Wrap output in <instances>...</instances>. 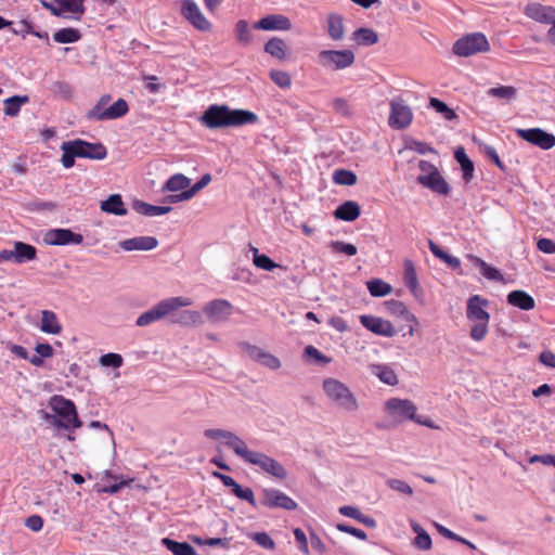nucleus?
I'll return each mask as SVG.
<instances>
[{"instance_id":"obj_1","label":"nucleus","mask_w":555,"mask_h":555,"mask_svg":"<svg viewBox=\"0 0 555 555\" xmlns=\"http://www.w3.org/2000/svg\"><path fill=\"white\" fill-rule=\"evenodd\" d=\"M199 121L208 129H222L255 124L258 116L247 109L230 108L225 104H211L199 117Z\"/></svg>"},{"instance_id":"obj_2","label":"nucleus","mask_w":555,"mask_h":555,"mask_svg":"<svg viewBox=\"0 0 555 555\" xmlns=\"http://www.w3.org/2000/svg\"><path fill=\"white\" fill-rule=\"evenodd\" d=\"M322 388L327 398L334 402L337 408L349 413L356 412L359 409L356 396L343 382L327 377L323 380Z\"/></svg>"},{"instance_id":"obj_3","label":"nucleus","mask_w":555,"mask_h":555,"mask_svg":"<svg viewBox=\"0 0 555 555\" xmlns=\"http://www.w3.org/2000/svg\"><path fill=\"white\" fill-rule=\"evenodd\" d=\"M192 304L193 302L191 298L183 296L164 299L147 311L141 313L135 321V325L141 327L147 326L171 314L179 308L189 307Z\"/></svg>"},{"instance_id":"obj_4","label":"nucleus","mask_w":555,"mask_h":555,"mask_svg":"<svg viewBox=\"0 0 555 555\" xmlns=\"http://www.w3.org/2000/svg\"><path fill=\"white\" fill-rule=\"evenodd\" d=\"M238 457L250 465L258 466L262 472L279 480H284L287 477V470L279 461L266 453L249 450L247 444Z\"/></svg>"},{"instance_id":"obj_5","label":"nucleus","mask_w":555,"mask_h":555,"mask_svg":"<svg viewBox=\"0 0 555 555\" xmlns=\"http://www.w3.org/2000/svg\"><path fill=\"white\" fill-rule=\"evenodd\" d=\"M50 406L60 416L53 422L57 428L69 430L70 428L81 427L82 423L72 400L55 395L51 398Z\"/></svg>"},{"instance_id":"obj_6","label":"nucleus","mask_w":555,"mask_h":555,"mask_svg":"<svg viewBox=\"0 0 555 555\" xmlns=\"http://www.w3.org/2000/svg\"><path fill=\"white\" fill-rule=\"evenodd\" d=\"M385 410L398 423L411 420L417 424L433 427L430 421L416 415L415 404L408 399L390 398L385 402Z\"/></svg>"},{"instance_id":"obj_7","label":"nucleus","mask_w":555,"mask_h":555,"mask_svg":"<svg viewBox=\"0 0 555 555\" xmlns=\"http://www.w3.org/2000/svg\"><path fill=\"white\" fill-rule=\"evenodd\" d=\"M319 60L323 67L339 70L351 66L354 62V54L350 49L346 50H322Z\"/></svg>"},{"instance_id":"obj_8","label":"nucleus","mask_w":555,"mask_h":555,"mask_svg":"<svg viewBox=\"0 0 555 555\" xmlns=\"http://www.w3.org/2000/svg\"><path fill=\"white\" fill-rule=\"evenodd\" d=\"M413 119L411 107L401 98L390 101V114L388 124L392 129L402 130L408 128Z\"/></svg>"},{"instance_id":"obj_9","label":"nucleus","mask_w":555,"mask_h":555,"mask_svg":"<svg viewBox=\"0 0 555 555\" xmlns=\"http://www.w3.org/2000/svg\"><path fill=\"white\" fill-rule=\"evenodd\" d=\"M260 504L267 508L295 511L298 504L286 493L275 488H264L261 491Z\"/></svg>"},{"instance_id":"obj_10","label":"nucleus","mask_w":555,"mask_h":555,"mask_svg":"<svg viewBox=\"0 0 555 555\" xmlns=\"http://www.w3.org/2000/svg\"><path fill=\"white\" fill-rule=\"evenodd\" d=\"M490 44L487 37H460L453 44L452 51L456 56L468 57L479 52H487Z\"/></svg>"},{"instance_id":"obj_11","label":"nucleus","mask_w":555,"mask_h":555,"mask_svg":"<svg viewBox=\"0 0 555 555\" xmlns=\"http://www.w3.org/2000/svg\"><path fill=\"white\" fill-rule=\"evenodd\" d=\"M238 347L241 350H243L251 360L257 362L258 364L272 370L276 371L281 367V361L278 357H275L272 353L266 352L263 349H261L258 346L251 345L247 341H242L238 344Z\"/></svg>"},{"instance_id":"obj_12","label":"nucleus","mask_w":555,"mask_h":555,"mask_svg":"<svg viewBox=\"0 0 555 555\" xmlns=\"http://www.w3.org/2000/svg\"><path fill=\"white\" fill-rule=\"evenodd\" d=\"M524 14L539 23L551 24L547 35H555V8L532 2L525 7Z\"/></svg>"},{"instance_id":"obj_13","label":"nucleus","mask_w":555,"mask_h":555,"mask_svg":"<svg viewBox=\"0 0 555 555\" xmlns=\"http://www.w3.org/2000/svg\"><path fill=\"white\" fill-rule=\"evenodd\" d=\"M516 133L522 140L542 150H550L555 146V135L541 128L517 129Z\"/></svg>"},{"instance_id":"obj_14","label":"nucleus","mask_w":555,"mask_h":555,"mask_svg":"<svg viewBox=\"0 0 555 555\" xmlns=\"http://www.w3.org/2000/svg\"><path fill=\"white\" fill-rule=\"evenodd\" d=\"M83 2L85 0H52L42 1V5L55 16L81 15L85 12Z\"/></svg>"},{"instance_id":"obj_15","label":"nucleus","mask_w":555,"mask_h":555,"mask_svg":"<svg viewBox=\"0 0 555 555\" xmlns=\"http://www.w3.org/2000/svg\"><path fill=\"white\" fill-rule=\"evenodd\" d=\"M78 158L102 160L107 156L106 147L100 143H90L81 139L70 141Z\"/></svg>"},{"instance_id":"obj_16","label":"nucleus","mask_w":555,"mask_h":555,"mask_svg":"<svg viewBox=\"0 0 555 555\" xmlns=\"http://www.w3.org/2000/svg\"><path fill=\"white\" fill-rule=\"evenodd\" d=\"M360 323L366 330L379 336L393 337L397 335V330L391 322L375 315L363 314L360 317Z\"/></svg>"},{"instance_id":"obj_17","label":"nucleus","mask_w":555,"mask_h":555,"mask_svg":"<svg viewBox=\"0 0 555 555\" xmlns=\"http://www.w3.org/2000/svg\"><path fill=\"white\" fill-rule=\"evenodd\" d=\"M251 28L264 31H289L292 29V22L285 15L271 14L254 23Z\"/></svg>"},{"instance_id":"obj_18","label":"nucleus","mask_w":555,"mask_h":555,"mask_svg":"<svg viewBox=\"0 0 555 555\" xmlns=\"http://www.w3.org/2000/svg\"><path fill=\"white\" fill-rule=\"evenodd\" d=\"M203 312L211 323L224 322L232 313V305L225 299H214L204 306Z\"/></svg>"},{"instance_id":"obj_19","label":"nucleus","mask_w":555,"mask_h":555,"mask_svg":"<svg viewBox=\"0 0 555 555\" xmlns=\"http://www.w3.org/2000/svg\"><path fill=\"white\" fill-rule=\"evenodd\" d=\"M204 436L215 440L223 439L224 444L233 450L237 456H240L246 446V442L242 438L230 430L210 428L204 431Z\"/></svg>"},{"instance_id":"obj_20","label":"nucleus","mask_w":555,"mask_h":555,"mask_svg":"<svg viewBox=\"0 0 555 555\" xmlns=\"http://www.w3.org/2000/svg\"><path fill=\"white\" fill-rule=\"evenodd\" d=\"M181 13L197 30H209L210 23L202 14L195 1L183 0L181 5Z\"/></svg>"},{"instance_id":"obj_21","label":"nucleus","mask_w":555,"mask_h":555,"mask_svg":"<svg viewBox=\"0 0 555 555\" xmlns=\"http://www.w3.org/2000/svg\"><path fill=\"white\" fill-rule=\"evenodd\" d=\"M44 241L50 245H78L82 243L83 237L69 229H52L47 232Z\"/></svg>"},{"instance_id":"obj_22","label":"nucleus","mask_w":555,"mask_h":555,"mask_svg":"<svg viewBox=\"0 0 555 555\" xmlns=\"http://www.w3.org/2000/svg\"><path fill=\"white\" fill-rule=\"evenodd\" d=\"M417 182L440 195H448L451 191L449 183L438 170L428 175H420L417 177Z\"/></svg>"},{"instance_id":"obj_23","label":"nucleus","mask_w":555,"mask_h":555,"mask_svg":"<svg viewBox=\"0 0 555 555\" xmlns=\"http://www.w3.org/2000/svg\"><path fill=\"white\" fill-rule=\"evenodd\" d=\"M488 300L479 295H474L467 300L466 317L469 321H489L490 315L485 310Z\"/></svg>"},{"instance_id":"obj_24","label":"nucleus","mask_w":555,"mask_h":555,"mask_svg":"<svg viewBox=\"0 0 555 555\" xmlns=\"http://www.w3.org/2000/svg\"><path fill=\"white\" fill-rule=\"evenodd\" d=\"M121 249L126 251L142 250L147 251L158 246V241L154 236H135L119 242Z\"/></svg>"},{"instance_id":"obj_25","label":"nucleus","mask_w":555,"mask_h":555,"mask_svg":"<svg viewBox=\"0 0 555 555\" xmlns=\"http://www.w3.org/2000/svg\"><path fill=\"white\" fill-rule=\"evenodd\" d=\"M211 181V176L209 173H205L201 177V179L188 190L175 195H169L166 197V201L170 204H175L178 202L189 201L191 199L197 192L207 186Z\"/></svg>"},{"instance_id":"obj_26","label":"nucleus","mask_w":555,"mask_h":555,"mask_svg":"<svg viewBox=\"0 0 555 555\" xmlns=\"http://www.w3.org/2000/svg\"><path fill=\"white\" fill-rule=\"evenodd\" d=\"M361 214V207L357 202L346 201L340 204L334 211V217L337 220L354 221Z\"/></svg>"},{"instance_id":"obj_27","label":"nucleus","mask_w":555,"mask_h":555,"mask_svg":"<svg viewBox=\"0 0 555 555\" xmlns=\"http://www.w3.org/2000/svg\"><path fill=\"white\" fill-rule=\"evenodd\" d=\"M129 111V105L126 100L118 99L111 106L106 107L104 112L99 114L98 121L114 120L125 116Z\"/></svg>"},{"instance_id":"obj_28","label":"nucleus","mask_w":555,"mask_h":555,"mask_svg":"<svg viewBox=\"0 0 555 555\" xmlns=\"http://www.w3.org/2000/svg\"><path fill=\"white\" fill-rule=\"evenodd\" d=\"M507 302L521 310H532L535 306L533 297L525 291H513L507 295Z\"/></svg>"},{"instance_id":"obj_29","label":"nucleus","mask_w":555,"mask_h":555,"mask_svg":"<svg viewBox=\"0 0 555 555\" xmlns=\"http://www.w3.org/2000/svg\"><path fill=\"white\" fill-rule=\"evenodd\" d=\"M454 158L460 164L461 169L463 171V179L466 183H469L474 178V163L470 160V158L467 156L464 147L459 146L454 151Z\"/></svg>"},{"instance_id":"obj_30","label":"nucleus","mask_w":555,"mask_h":555,"mask_svg":"<svg viewBox=\"0 0 555 555\" xmlns=\"http://www.w3.org/2000/svg\"><path fill=\"white\" fill-rule=\"evenodd\" d=\"M101 210L115 216H125L127 209L125 208L122 198L119 194H112L101 203Z\"/></svg>"},{"instance_id":"obj_31","label":"nucleus","mask_w":555,"mask_h":555,"mask_svg":"<svg viewBox=\"0 0 555 555\" xmlns=\"http://www.w3.org/2000/svg\"><path fill=\"white\" fill-rule=\"evenodd\" d=\"M133 209L143 216L153 217V216H162L166 215L172 210L171 206H155L143 201H134Z\"/></svg>"},{"instance_id":"obj_32","label":"nucleus","mask_w":555,"mask_h":555,"mask_svg":"<svg viewBox=\"0 0 555 555\" xmlns=\"http://www.w3.org/2000/svg\"><path fill=\"white\" fill-rule=\"evenodd\" d=\"M13 249L15 254V263L28 262L37 257L36 247L24 242H14Z\"/></svg>"},{"instance_id":"obj_33","label":"nucleus","mask_w":555,"mask_h":555,"mask_svg":"<svg viewBox=\"0 0 555 555\" xmlns=\"http://www.w3.org/2000/svg\"><path fill=\"white\" fill-rule=\"evenodd\" d=\"M339 513L346 517H350L358 520L359 522L369 528H375L377 526V522L373 517L364 515L358 507L351 505H344L339 507Z\"/></svg>"},{"instance_id":"obj_34","label":"nucleus","mask_w":555,"mask_h":555,"mask_svg":"<svg viewBox=\"0 0 555 555\" xmlns=\"http://www.w3.org/2000/svg\"><path fill=\"white\" fill-rule=\"evenodd\" d=\"M171 322L182 326H191L202 324L203 318L198 311L183 310L179 313L172 314Z\"/></svg>"},{"instance_id":"obj_35","label":"nucleus","mask_w":555,"mask_h":555,"mask_svg":"<svg viewBox=\"0 0 555 555\" xmlns=\"http://www.w3.org/2000/svg\"><path fill=\"white\" fill-rule=\"evenodd\" d=\"M403 281L404 285L411 291L414 296H417L418 280L414 263L410 259L403 262Z\"/></svg>"},{"instance_id":"obj_36","label":"nucleus","mask_w":555,"mask_h":555,"mask_svg":"<svg viewBox=\"0 0 555 555\" xmlns=\"http://www.w3.org/2000/svg\"><path fill=\"white\" fill-rule=\"evenodd\" d=\"M40 330L47 334L57 335L62 332V326L57 321L56 314L50 310L41 312Z\"/></svg>"},{"instance_id":"obj_37","label":"nucleus","mask_w":555,"mask_h":555,"mask_svg":"<svg viewBox=\"0 0 555 555\" xmlns=\"http://www.w3.org/2000/svg\"><path fill=\"white\" fill-rule=\"evenodd\" d=\"M411 528L416 533V537L413 540V545L421 551L430 550L433 542L427 531L414 520L411 521Z\"/></svg>"},{"instance_id":"obj_38","label":"nucleus","mask_w":555,"mask_h":555,"mask_svg":"<svg viewBox=\"0 0 555 555\" xmlns=\"http://www.w3.org/2000/svg\"><path fill=\"white\" fill-rule=\"evenodd\" d=\"M162 544L173 555H198L188 542H178L170 538H164Z\"/></svg>"},{"instance_id":"obj_39","label":"nucleus","mask_w":555,"mask_h":555,"mask_svg":"<svg viewBox=\"0 0 555 555\" xmlns=\"http://www.w3.org/2000/svg\"><path fill=\"white\" fill-rule=\"evenodd\" d=\"M468 257L474 262V264L480 269V273L486 279L498 282L503 281V275L496 268L491 267L486 261L476 256L469 255Z\"/></svg>"},{"instance_id":"obj_40","label":"nucleus","mask_w":555,"mask_h":555,"mask_svg":"<svg viewBox=\"0 0 555 555\" xmlns=\"http://www.w3.org/2000/svg\"><path fill=\"white\" fill-rule=\"evenodd\" d=\"M191 180L182 173H176L171 176L166 183L164 184L162 191L163 192H178L188 190L190 186Z\"/></svg>"},{"instance_id":"obj_41","label":"nucleus","mask_w":555,"mask_h":555,"mask_svg":"<svg viewBox=\"0 0 555 555\" xmlns=\"http://www.w3.org/2000/svg\"><path fill=\"white\" fill-rule=\"evenodd\" d=\"M264 51L278 60H285L287 56V46L279 37H272L264 46Z\"/></svg>"},{"instance_id":"obj_42","label":"nucleus","mask_w":555,"mask_h":555,"mask_svg":"<svg viewBox=\"0 0 555 555\" xmlns=\"http://www.w3.org/2000/svg\"><path fill=\"white\" fill-rule=\"evenodd\" d=\"M29 102L28 95H13L3 101L4 114L11 117L17 116L23 104Z\"/></svg>"},{"instance_id":"obj_43","label":"nucleus","mask_w":555,"mask_h":555,"mask_svg":"<svg viewBox=\"0 0 555 555\" xmlns=\"http://www.w3.org/2000/svg\"><path fill=\"white\" fill-rule=\"evenodd\" d=\"M386 305L391 314L400 315L408 322L417 323L416 317L408 310L402 301L391 299L387 301Z\"/></svg>"},{"instance_id":"obj_44","label":"nucleus","mask_w":555,"mask_h":555,"mask_svg":"<svg viewBox=\"0 0 555 555\" xmlns=\"http://www.w3.org/2000/svg\"><path fill=\"white\" fill-rule=\"evenodd\" d=\"M366 287L373 297H384L389 295L392 291L391 285L380 279H373L367 281Z\"/></svg>"},{"instance_id":"obj_45","label":"nucleus","mask_w":555,"mask_h":555,"mask_svg":"<svg viewBox=\"0 0 555 555\" xmlns=\"http://www.w3.org/2000/svg\"><path fill=\"white\" fill-rule=\"evenodd\" d=\"M373 373L385 384L393 386L398 384V377L392 369L378 364L373 366Z\"/></svg>"},{"instance_id":"obj_46","label":"nucleus","mask_w":555,"mask_h":555,"mask_svg":"<svg viewBox=\"0 0 555 555\" xmlns=\"http://www.w3.org/2000/svg\"><path fill=\"white\" fill-rule=\"evenodd\" d=\"M333 181L338 185H354L358 181L357 175L347 169H336L333 173Z\"/></svg>"},{"instance_id":"obj_47","label":"nucleus","mask_w":555,"mask_h":555,"mask_svg":"<svg viewBox=\"0 0 555 555\" xmlns=\"http://www.w3.org/2000/svg\"><path fill=\"white\" fill-rule=\"evenodd\" d=\"M50 91L57 98L62 100H70L73 96V88L72 86L63 80L53 81L50 86Z\"/></svg>"},{"instance_id":"obj_48","label":"nucleus","mask_w":555,"mask_h":555,"mask_svg":"<svg viewBox=\"0 0 555 555\" xmlns=\"http://www.w3.org/2000/svg\"><path fill=\"white\" fill-rule=\"evenodd\" d=\"M517 90L516 88L512 86H499L494 88H490L487 91V94L489 96H494L499 99L506 100L507 102H511L516 98Z\"/></svg>"},{"instance_id":"obj_49","label":"nucleus","mask_w":555,"mask_h":555,"mask_svg":"<svg viewBox=\"0 0 555 555\" xmlns=\"http://www.w3.org/2000/svg\"><path fill=\"white\" fill-rule=\"evenodd\" d=\"M429 106L434 108L437 113L443 115L447 120H453L457 118V115L453 109H451L443 101L437 98L429 99Z\"/></svg>"},{"instance_id":"obj_50","label":"nucleus","mask_w":555,"mask_h":555,"mask_svg":"<svg viewBox=\"0 0 555 555\" xmlns=\"http://www.w3.org/2000/svg\"><path fill=\"white\" fill-rule=\"evenodd\" d=\"M111 100H112L111 94H103L98 100L95 105L86 113V118L88 120H96L98 121V119H99L98 115L101 114V112H104L105 106L111 102Z\"/></svg>"},{"instance_id":"obj_51","label":"nucleus","mask_w":555,"mask_h":555,"mask_svg":"<svg viewBox=\"0 0 555 555\" xmlns=\"http://www.w3.org/2000/svg\"><path fill=\"white\" fill-rule=\"evenodd\" d=\"M61 150L63 152L62 155V165L65 168H72L75 164V158L77 157V154L75 153V150L70 143V141H65L61 145Z\"/></svg>"},{"instance_id":"obj_52","label":"nucleus","mask_w":555,"mask_h":555,"mask_svg":"<svg viewBox=\"0 0 555 555\" xmlns=\"http://www.w3.org/2000/svg\"><path fill=\"white\" fill-rule=\"evenodd\" d=\"M327 31L328 35H343L344 22L343 17L337 14H330L327 16Z\"/></svg>"},{"instance_id":"obj_53","label":"nucleus","mask_w":555,"mask_h":555,"mask_svg":"<svg viewBox=\"0 0 555 555\" xmlns=\"http://www.w3.org/2000/svg\"><path fill=\"white\" fill-rule=\"evenodd\" d=\"M122 357L118 353L108 352L100 357L99 363L102 366L118 369L122 365Z\"/></svg>"},{"instance_id":"obj_54","label":"nucleus","mask_w":555,"mask_h":555,"mask_svg":"<svg viewBox=\"0 0 555 555\" xmlns=\"http://www.w3.org/2000/svg\"><path fill=\"white\" fill-rule=\"evenodd\" d=\"M330 247L334 253H341L347 256H354L357 254V247L353 244L346 243L343 241H332Z\"/></svg>"},{"instance_id":"obj_55","label":"nucleus","mask_w":555,"mask_h":555,"mask_svg":"<svg viewBox=\"0 0 555 555\" xmlns=\"http://www.w3.org/2000/svg\"><path fill=\"white\" fill-rule=\"evenodd\" d=\"M474 325L470 327V337L476 340H482L488 333L489 321H473Z\"/></svg>"},{"instance_id":"obj_56","label":"nucleus","mask_w":555,"mask_h":555,"mask_svg":"<svg viewBox=\"0 0 555 555\" xmlns=\"http://www.w3.org/2000/svg\"><path fill=\"white\" fill-rule=\"evenodd\" d=\"M271 80L280 88H288L292 83L291 76L284 70L272 69L270 72Z\"/></svg>"},{"instance_id":"obj_57","label":"nucleus","mask_w":555,"mask_h":555,"mask_svg":"<svg viewBox=\"0 0 555 555\" xmlns=\"http://www.w3.org/2000/svg\"><path fill=\"white\" fill-rule=\"evenodd\" d=\"M254 264L262 270L266 271H273L275 268L280 267L276 262H274L270 257L267 255H256L255 258H253Z\"/></svg>"},{"instance_id":"obj_58","label":"nucleus","mask_w":555,"mask_h":555,"mask_svg":"<svg viewBox=\"0 0 555 555\" xmlns=\"http://www.w3.org/2000/svg\"><path fill=\"white\" fill-rule=\"evenodd\" d=\"M232 493L236 498L247 501L253 507L257 506V502L251 488H243L241 485H237Z\"/></svg>"},{"instance_id":"obj_59","label":"nucleus","mask_w":555,"mask_h":555,"mask_svg":"<svg viewBox=\"0 0 555 555\" xmlns=\"http://www.w3.org/2000/svg\"><path fill=\"white\" fill-rule=\"evenodd\" d=\"M250 539L266 550H274L275 547L274 541L267 532H255L250 535Z\"/></svg>"},{"instance_id":"obj_60","label":"nucleus","mask_w":555,"mask_h":555,"mask_svg":"<svg viewBox=\"0 0 555 555\" xmlns=\"http://www.w3.org/2000/svg\"><path fill=\"white\" fill-rule=\"evenodd\" d=\"M387 485L395 491H398V492H401V493H404L408 495L413 494V489L411 488V486L401 479H388Z\"/></svg>"},{"instance_id":"obj_61","label":"nucleus","mask_w":555,"mask_h":555,"mask_svg":"<svg viewBox=\"0 0 555 555\" xmlns=\"http://www.w3.org/2000/svg\"><path fill=\"white\" fill-rule=\"evenodd\" d=\"M336 528L339 531L345 532V533H349V534L356 537L359 540H363L364 541V540L367 539V535H366L365 531H363L362 529H359V528H356V527H352V526H349V525H346V524H337Z\"/></svg>"},{"instance_id":"obj_62","label":"nucleus","mask_w":555,"mask_h":555,"mask_svg":"<svg viewBox=\"0 0 555 555\" xmlns=\"http://www.w3.org/2000/svg\"><path fill=\"white\" fill-rule=\"evenodd\" d=\"M25 208L28 211H41V210H52L55 208V204L51 202H39L34 201L29 202L25 205Z\"/></svg>"},{"instance_id":"obj_63","label":"nucleus","mask_w":555,"mask_h":555,"mask_svg":"<svg viewBox=\"0 0 555 555\" xmlns=\"http://www.w3.org/2000/svg\"><path fill=\"white\" fill-rule=\"evenodd\" d=\"M305 354L313 358L315 361L327 364L331 362V359L324 356L322 352L319 351L314 346H307L305 348Z\"/></svg>"},{"instance_id":"obj_64","label":"nucleus","mask_w":555,"mask_h":555,"mask_svg":"<svg viewBox=\"0 0 555 555\" xmlns=\"http://www.w3.org/2000/svg\"><path fill=\"white\" fill-rule=\"evenodd\" d=\"M537 247L544 254H555V242L551 238H540L537 243Z\"/></svg>"}]
</instances>
